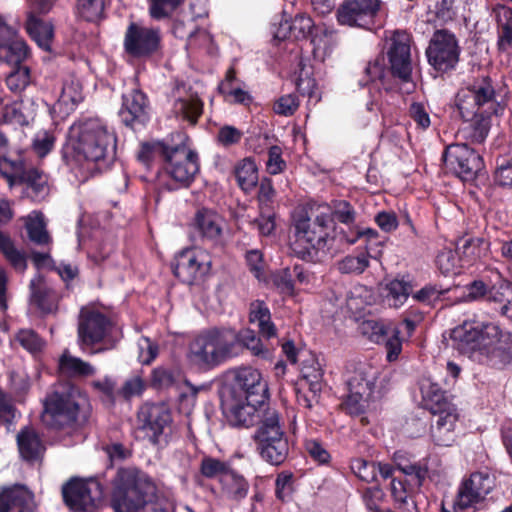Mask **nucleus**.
<instances>
[{
  "mask_svg": "<svg viewBox=\"0 0 512 512\" xmlns=\"http://www.w3.org/2000/svg\"><path fill=\"white\" fill-rule=\"evenodd\" d=\"M183 133L171 134L163 140L143 142L137 159L147 168L159 162L156 184L160 189L176 191L189 188L200 170L198 153L187 144Z\"/></svg>",
  "mask_w": 512,
  "mask_h": 512,
  "instance_id": "1",
  "label": "nucleus"
},
{
  "mask_svg": "<svg viewBox=\"0 0 512 512\" xmlns=\"http://www.w3.org/2000/svg\"><path fill=\"white\" fill-rule=\"evenodd\" d=\"M453 346L473 361L496 370H512V333L497 324L466 320L451 330Z\"/></svg>",
  "mask_w": 512,
  "mask_h": 512,
  "instance_id": "2",
  "label": "nucleus"
},
{
  "mask_svg": "<svg viewBox=\"0 0 512 512\" xmlns=\"http://www.w3.org/2000/svg\"><path fill=\"white\" fill-rule=\"evenodd\" d=\"M73 158L85 162L92 173L106 172L117 160L118 136L115 129L99 117H81L71 127Z\"/></svg>",
  "mask_w": 512,
  "mask_h": 512,
  "instance_id": "3",
  "label": "nucleus"
},
{
  "mask_svg": "<svg viewBox=\"0 0 512 512\" xmlns=\"http://www.w3.org/2000/svg\"><path fill=\"white\" fill-rule=\"evenodd\" d=\"M42 405L41 422L57 432L82 430L92 414L87 394L73 384L60 385L47 393Z\"/></svg>",
  "mask_w": 512,
  "mask_h": 512,
  "instance_id": "4",
  "label": "nucleus"
},
{
  "mask_svg": "<svg viewBox=\"0 0 512 512\" xmlns=\"http://www.w3.org/2000/svg\"><path fill=\"white\" fill-rule=\"evenodd\" d=\"M295 240L291 244L293 252L302 260L313 261L319 251L335 250V243L340 244L339 230L341 227L331 226V218L327 212L319 211L313 219L307 214H299L294 218Z\"/></svg>",
  "mask_w": 512,
  "mask_h": 512,
  "instance_id": "5",
  "label": "nucleus"
},
{
  "mask_svg": "<svg viewBox=\"0 0 512 512\" xmlns=\"http://www.w3.org/2000/svg\"><path fill=\"white\" fill-rule=\"evenodd\" d=\"M157 486L136 468H120L113 481L111 506L115 512H140L156 504Z\"/></svg>",
  "mask_w": 512,
  "mask_h": 512,
  "instance_id": "6",
  "label": "nucleus"
},
{
  "mask_svg": "<svg viewBox=\"0 0 512 512\" xmlns=\"http://www.w3.org/2000/svg\"><path fill=\"white\" fill-rule=\"evenodd\" d=\"M463 299L499 305L500 315L512 319V282L497 268H486L479 278L466 284Z\"/></svg>",
  "mask_w": 512,
  "mask_h": 512,
  "instance_id": "7",
  "label": "nucleus"
},
{
  "mask_svg": "<svg viewBox=\"0 0 512 512\" xmlns=\"http://www.w3.org/2000/svg\"><path fill=\"white\" fill-rule=\"evenodd\" d=\"M252 439L260 458L273 466L283 464L289 456L290 442L277 410H268Z\"/></svg>",
  "mask_w": 512,
  "mask_h": 512,
  "instance_id": "8",
  "label": "nucleus"
},
{
  "mask_svg": "<svg viewBox=\"0 0 512 512\" xmlns=\"http://www.w3.org/2000/svg\"><path fill=\"white\" fill-rule=\"evenodd\" d=\"M456 106L461 118H471L477 112L502 115L505 105L496 100L493 80L489 76H478L456 94Z\"/></svg>",
  "mask_w": 512,
  "mask_h": 512,
  "instance_id": "9",
  "label": "nucleus"
},
{
  "mask_svg": "<svg viewBox=\"0 0 512 512\" xmlns=\"http://www.w3.org/2000/svg\"><path fill=\"white\" fill-rule=\"evenodd\" d=\"M173 416L165 403H144L137 412V429L153 445L167 442Z\"/></svg>",
  "mask_w": 512,
  "mask_h": 512,
  "instance_id": "10",
  "label": "nucleus"
},
{
  "mask_svg": "<svg viewBox=\"0 0 512 512\" xmlns=\"http://www.w3.org/2000/svg\"><path fill=\"white\" fill-rule=\"evenodd\" d=\"M442 159L447 172L463 182H473L484 169L482 156L468 143H453L448 145Z\"/></svg>",
  "mask_w": 512,
  "mask_h": 512,
  "instance_id": "11",
  "label": "nucleus"
},
{
  "mask_svg": "<svg viewBox=\"0 0 512 512\" xmlns=\"http://www.w3.org/2000/svg\"><path fill=\"white\" fill-rule=\"evenodd\" d=\"M429 65L438 73L454 71L460 61L461 47L456 35L448 29L436 30L426 49Z\"/></svg>",
  "mask_w": 512,
  "mask_h": 512,
  "instance_id": "12",
  "label": "nucleus"
},
{
  "mask_svg": "<svg viewBox=\"0 0 512 512\" xmlns=\"http://www.w3.org/2000/svg\"><path fill=\"white\" fill-rule=\"evenodd\" d=\"M428 477V462L423 459L418 460L391 479L387 489L399 509L408 506L409 501H414L413 496L420 491Z\"/></svg>",
  "mask_w": 512,
  "mask_h": 512,
  "instance_id": "13",
  "label": "nucleus"
},
{
  "mask_svg": "<svg viewBox=\"0 0 512 512\" xmlns=\"http://www.w3.org/2000/svg\"><path fill=\"white\" fill-rule=\"evenodd\" d=\"M162 37L159 28L147 27L137 22H130L123 40L125 53L139 60H146L161 49Z\"/></svg>",
  "mask_w": 512,
  "mask_h": 512,
  "instance_id": "14",
  "label": "nucleus"
},
{
  "mask_svg": "<svg viewBox=\"0 0 512 512\" xmlns=\"http://www.w3.org/2000/svg\"><path fill=\"white\" fill-rule=\"evenodd\" d=\"M101 484L94 479L71 478L62 487L65 505L73 512H91L102 498Z\"/></svg>",
  "mask_w": 512,
  "mask_h": 512,
  "instance_id": "15",
  "label": "nucleus"
},
{
  "mask_svg": "<svg viewBox=\"0 0 512 512\" xmlns=\"http://www.w3.org/2000/svg\"><path fill=\"white\" fill-rule=\"evenodd\" d=\"M150 111L149 97L138 86L127 88L122 93L118 117L125 127L136 130L146 126L150 121Z\"/></svg>",
  "mask_w": 512,
  "mask_h": 512,
  "instance_id": "16",
  "label": "nucleus"
},
{
  "mask_svg": "<svg viewBox=\"0 0 512 512\" xmlns=\"http://www.w3.org/2000/svg\"><path fill=\"white\" fill-rule=\"evenodd\" d=\"M111 320L102 312L82 308L78 321V340L83 349L93 348L101 343L109 333Z\"/></svg>",
  "mask_w": 512,
  "mask_h": 512,
  "instance_id": "17",
  "label": "nucleus"
},
{
  "mask_svg": "<svg viewBox=\"0 0 512 512\" xmlns=\"http://www.w3.org/2000/svg\"><path fill=\"white\" fill-rule=\"evenodd\" d=\"M172 95L174 101L171 112L174 117L190 126H196L204 112V102L192 86L177 82Z\"/></svg>",
  "mask_w": 512,
  "mask_h": 512,
  "instance_id": "18",
  "label": "nucleus"
},
{
  "mask_svg": "<svg viewBox=\"0 0 512 512\" xmlns=\"http://www.w3.org/2000/svg\"><path fill=\"white\" fill-rule=\"evenodd\" d=\"M171 268L174 276L182 283L192 285L209 273L211 262L203 252L184 249L176 255Z\"/></svg>",
  "mask_w": 512,
  "mask_h": 512,
  "instance_id": "19",
  "label": "nucleus"
},
{
  "mask_svg": "<svg viewBox=\"0 0 512 512\" xmlns=\"http://www.w3.org/2000/svg\"><path fill=\"white\" fill-rule=\"evenodd\" d=\"M380 6V0H345L337 11L338 22L369 29L374 25Z\"/></svg>",
  "mask_w": 512,
  "mask_h": 512,
  "instance_id": "20",
  "label": "nucleus"
},
{
  "mask_svg": "<svg viewBox=\"0 0 512 512\" xmlns=\"http://www.w3.org/2000/svg\"><path fill=\"white\" fill-rule=\"evenodd\" d=\"M232 393L245 401L264 403L269 399L268 385L261 373L252 367H241L236 370Z\"/></svg>",
  "mask_w": 512,
  "mask_h": 512,
  "instance_id": "21",
  "label": "nucleus"
},
{
  "mask_svg": "<svg viewBox=\"0 0 512 512\" xmlns=\"http://www.w3.org/2000/svg\"><path fill=\"white\" fill-rule=\"evenodd\" d=\"M31 56V50L17 30L8 25L0 15V65L9 66L25 63Z\"/></svg>",
  "mask_w": 512,
  "mask_h": 512,
  "instance_id": "22",
  "label": "nucleus"
},
{
  "mask_svg": "<svg viewBox=\"0 0 512 512\" xmlns=\"http://www.w3.org/2000/svg\"><path fill=\"white\" fill-rule=\"evenodd\" d=\"M374 388L375 377L365 371L356 370L347 380L348 395L344 401L347 412L355 416L364 413Z\"/></svg>",
  "mask_w": 512,
  "mask_h": 512,
  "instance_id": "23",
  "label": "nucleus"
},
{
  "mask_svg": "<svg viewBox=\"0 0 512 512\" xmlns=\"http://www.w3.org/2000/svg\"><path fill=\"white\" fill-rule=\"evenodd\" d=\"M227 419L232 426L235 427H251L254 425L260 426L264 419V414L268 410H275L270 408L267 402L256 403L245 401L239 398V401L227 406Z\"/></svg>",
  "mask_w": 512,
  "mask_h": 512,
  "instance_id": "24",
  "label": "nucleus"
},
{
  "mask_svg": "<svg viewBox=\"0 0 512 512\" xmlns=\"http://www.w3.org/2000/svg\"><path fill=\"white\" fill-rule=\"evenodd\" d=\"M389 60L388 69L395 80L407 83L412 76V62L410 45L398 36L394 35L391 39V45L387 51Z\"/></svg>",
  "mask_w": 512,
  "mask_h": 512,
  "instance_id": "25",
  "label": "nucleus"
},
{
  "mask_svg": "<svg viewBox=\"0 0 512 512\" xmlns=\"http://www.w3.org/2000/svg\"><path fill=\"white\" fill-rule=\"evenodd\" d=\"M0 512H35L33 493L22 484L1 487Z\"/></svg>",
  "mask_w": 512,
  "mask_h": 512,
  "instance_id": "26",
  "label": "nucleus"
},
{
  "mask_svg": "<svg viewBox=\"0 0 512 512\" xmlns=\"http://www.w3.org/2000/svg\"><path fill=\"white\" fill-rule=\"evenodd\" d=\"M207 334L216 350L221 364L229 359L239 356L240 345L236 330L226 327H214L207 329Z\"/></svg>",
  "mask_w": 512,
  "mask_h": 512,
  "instance_id": "27",
  "label": "nucleus"
},
{
  "mask_svg": "<svg viewBox=\"0 0 512 512\" xmlns=\"http://www.w3.org/2000/svg\"><path fill=\"white\" fill-rule=\"evenodd\" d=\"M189 357L195 365L205 370L213 369L221 364L206 330L190 343Z\"/></svg>",
  "mask_w": 512,
  "mask_h": 512,
  "instance_id": "28",
  "label": "nucleus"
},
{
  "mask_svg": "<svg viewBox=\"0 0 512 512\" xmlns=\"http://www.w3.org/2000/svg\"><path fill=\"white\" fill-rule=\"evenodd\" d=\"M459 414L457 409L437 415V420L431 426V437L435 445L450 447L458 437L456 431Z\"/></svg>",
  "mask_w": 512,
  "mask_h": 512,
  "instance_id": "29",
  "label": "nucleus"
},
{
  "mask_svg": "<svg viewBox=\"0 0 512 512\" xmlns=\"http://www.w3.org/2000/svg\"><path fill=\"white\" fill-rule=\"evenodd\" d=\"M25 29L39 48L47 52L52 51L55 36V28L52 21L44 19L35 13H29L25 22Z\"/></svg>",
  "mask_w": 512,
  "mask_h": 512,
  "instance_id": "30",
  "label": "nucleus"
},
{
  "mask_svg": "<svg viewBox=\"0 0 512 512\" xmlns=\"http://www.w3.org/2000/svg\"><path fill=\"white\" fill-rule=\"evenodd\" d=\"M393 76L391 75L386 59L383 53L378 54L373 60L367 62L363 76L359 80V86L364 88L369 84L379 82L380 85L388 90L393 86Z\"/></svg>",
  "mask_w": 512,
  "mask_h": 512,
  "instance_id": "31",
  "label": "nucleus"
},
{
  "mask_svg": "<svg viewBox=\"0 0 512 512\" xmlns=\"http://www.w3.org/2000/svg\"><path fill=\"white\" fill-rule=\"evenodd\" d=\"M17 446L22 459L28 462L38 460L46 447L39 433L31 426H25L17 434Z\"/></svg>",
  "mask_w": 512,
  "mask_h": 512,
  "instance_id": "32",
  "label": "nucleus"
},
{
  "mask_svg": "<svg viewBox=\"0 0 512 512\" xmlns=\"http://www.w3.org/2000/svg\"><path fill=\"white\" fill-rule=\"evenodd\" d=\"M492 116L495 114L477 112L471 118H462L466 125L459 131V135L471 144L484 143L491 128Z\"/></svg>",
  "mask_w": 512,
  "mask_h": 512,
  "instance_id": "33",
  "label": "nucleus"
},
{
  "mask_svg": "<svg viewBox=\"0 0 512 512\" xmlns=\"http://www.w3.org/2000/svg\"><path fill=\"white\" fill-rule=\"evenodd\" d=\"M318 210L328 213L331 218V226H336V223H340L347 227L346 230H350L356 225V209L347 200L333 199L329 203L319 204Z\"/></svg>",
  "mask_w": 512,
  "mask_h": 512,
  "instance_id": "34",
  "label": "nucleus"
},
{
  "mask_svg": "<svg viewBox=\"0 0 512 512\" xmlns=\"http://www.w3.org/2000/svg\"><path fill=\"white\" fill-rule=\"evenodd\" d=\"M422 402L425 409L433 415H439L457 409L451 403L447 391L443 390L437 383H428L421 388Z\"/></svg>",
  "mask_w": 512,
  "mask_h": 512,
  "instance_id": "35",
  "label": "nucleus"
},
{
  "mask_svg": "<svg viewBox=\"0 0 512 512\" xmlns=\"http://www.w3.org/2000/svg\"><path fill=\"white\" fill-rule=\"evenodd\" d=\"M193 226L203 239L217 241L221 237V219L211 209L201 208L197 210L193 219Z\"/></svg>",
  "mask_w": 512,
  "mask_h": 512,
  "instance_id": "36",
  "label": "nucleus"
},
{
  "mask_svg": "<svg viewBox=\"0 0 512 512\" xmlns=\"http://www.w3.org/2000/svg\"><path fill=\"white\" fill-rule=\"evenodd\" d=\"M219 485L222 496L235 503L245 499L250 488L247 479L234 468L220 479Z\"/></svg>",
  "mask_w": 512,
  "mask_h": 512,
  "instance_id": "37",
  "label": "nucleus"
},
{
  "mask_svg": "<svg viewBox=\"0 0 512 512\" xmlns=\"http://www.w3.org/2000/svg\"><path fill=\"white\" fill-rule=\"evenodd\" d=\"M351 468L354 474L366 483L379 482L378 475L383 481H388V478L392 477V468L387 462H375L359 458L352 463Z\"/></svg>",
  "mask_w": 512,
  "mask_h": 512,
  "instance_id": "38",
  "label": "nucleus"
},
{
  "mask_svg": "<svg viewBox=\"0 0 512 512\" xmlns=\"http://www.w3.org/2000/svg\"><path fill=\"white\" fill-rule=\"evenodd\" d=\"M249 322L257 324L261 336L266 339L276 337L277 329L271 320V312L263 300H254L249 305Z\"/></svg>",
  "mask_w": 512,
  "mask_h": 512,
  "instance_id": "39",
  "label": "nucleus"
},
{
  "mask_svg": "<svg viewBox=\"0 0 512 512\" xmlns=\"http://www.w3.org/2000/svg\"><path fill=\"white\" fill-rule=\"evenodd\" d=\"M493 12L497 23V48L506 52L512 47V8L497 4Z\"/></svg>",
  "mask_w": 512,
  "mask_h": 512,
  "instance_id": "40",
  "label": "nucleus"
},
{
  "mask_svg": "<svg viewBox=\"0 0 512 512\" xmlns=\"http://www.w3.org/2000/svg\"><path fill=\"white\" fill-rule=\"evenodd\" d=\"M43 276L37 275L30 282L32 302L45 314L57 310V302L51 289L41 285Z\"/></svg>",
  "mask_w": 512,
  "mask_h": 512,
  "instance_id": "41",
  "label": "nucleus"
},
{
  "mask_svg": "<svg viewBox=\"0 0 512 512\" xmlns=\"http://www.w3.org/2000/svg\"><path fill=\"white\" fill-rule=\"evenodd\" d=\"M413 286L410 281L393 279L384 288V302L392 308H400L412 294Z\"/></svg>",
  "mask_w": 512,
  "mask_h": 512,
  "instance_id": "42",
  "label": "nucleus"
},
{
  "mask_svg": "<svg viewBox=\"0 0 512 512\" xmlns=\"http://www.w3.org/2000/svg\"><path fill=\"white\" fill-rule=\"evenodd\" d=\"M234 175L238 186L244 192L251 191L258 183V168L255 160L246 157L239 161L234 168Z\"/></svg>",
  "mask_w": 512,
  "mask_h": 512,
  "instance_id": "43",
  "label": "nucleus"
},
{
  "mask_svg": "<svg viewBox=\"0 0 512 512\" xmlns=\"http://www.w3.org/2000/svg\"><path fill=\"white\" fill-rule=\"evenodd\" d=\"M58 366L69 377H88L95 373V368L89 362L72 356L67 350L60 356Z\"/></svg>",
  "mask_w": 512,
  "mask_h": 512,
  "instance_id": "44",
  "label": "nucleus"
},
{
  "mask_svg": "<svg viewBox=\"0 0 512 512\" xmlns=\"http://www.w3.org/2000/svg\"><path fill=\"white\" fill-rule=\"evenodd\" d=\"M236 335L238 338V343L240 345L239 355L242 354L245 350L251 352L252 355L266 359L270 355L269 349L264 347L261 339L256 335L255 331L246 328L237 331Z\"/></svg>",
  "mask_w": 512,
  "mask_h": 512,
  "instance_id": "45",
  "label": "nucleus"
},
{
  "mask_svg": "<svg viewBox=\"0 0 512 512\" xmlns=\"http://www.w3.org/2000/svg\"><path fill=\"white\" fill-rule=\"evenodd\" d=\"M48 175L36 167L25 169L19 178L18 185H26L32 190L35 197L43 196L48 191Z\"/></svg>",
  "mask_w": 512,
  "mask_h": 512,
  "instance_id": "46",
  "label": "nucleus"
},
{
  "mask_svg": "<svg viewBox=\"0 0 512 512\" xmlns=\"http://www.w3.org/2000/svg\"><path fill=\"white\" fill-rule=\"evenodd\" d=\"M13 340L33 356L40 354L46 346L45 339L35 330L29 328L19 329Z\"/></svg>",
  "mask_w": 512,
  "mask_h": 512,
  "instance_id": "47",
  "label": "nucleus"
},
{
  "mask_svg": "<svg viewBox=\"0 0 512 512\" xmlns=\"http://www.w3.org/2000/svg\"><path fill=\"white\" fill-rule=\"evenodd\" d=\"M310 45L312 46V52L315 57L325 59L332 53L336 41L332 31H328L326 28L319 27L317 32L312 36Z\"/></svg>",
  "mask_w": 512,
  "mask_h": 512,
  "instance_id": "48",
  "label": "nucleus"
},
{
  "mask_svg": "<svg viewBox=\"0 0 512 512\" xmlns=\"http://www.w3.org/2000/svg\"><path fill=\"white\" fill-rule=\"evenodd\" d=\"M357 491L368 512H379L383 510L381 504L385 500L386 494L379 482H375L372 486L358 488Z\"/></svg>",
  "mask_w": 512,
  "mask_h": 512,
  "instance_id": "49",
  "label": "nucleus"
},
{
  "mask_svg": "<svg viewBox=\"0 0 512 512\" xmlns=\"http://www.w3.org/2000/svg\"><path fill=\"white\" fill-rule=\"evenodd\" d=\"M232 465L228 461H223L212 456H204L200 462L199 471L201 475L207 479H223L231 469Z\"/></svg>",
  "mask_w": 512,
  "mask_h": 512,
  "instance_id": "50",
  "label": "nucleus"
},
{
  "mask_svg": "<svg viewBox=\"0 0 512 512\" xmlns=\"http://www.w3.org/2000/svg\"><path fill=\"white\" fill-rule=\"evenodd\" d=\"M302 377L309 383V389L315 397L322 389L323 369L319 362L311 357L310 360L304 361L301 367Z\"/></svg>",
  "mask_w": 512,
  "mask_h": 512,
  "instance_id": "51",
  "label": "nucleus"
},
{
  "mask_svg": "<svg viewBox=\"0 0 512 512\" xmlns=\"http://www.w3.org/2000/svg\"><path fill=\"white\" fill-rule=\"evenodd\" d=\"M26 169L24 160H10L7 157L0 158V176L4 178L10 188L17 186L19 178Z\"/></svg>",
  "mask_w": 512,
  "mask_h": 512,
  "instance_id": "52",
  "label": "nucleus"
},
{
  "mask_svg": "<svg viewBox=\"0 0 512 512\" xmlns=\"http://www.w3.org/2000/svg\"><path fill=\"white\" fill-rule=\"evenodd\" d=\"M450 291V288H444L437 283H428L416 293L412 294L415 301L435 307L444 295Z\"/></svg>",
  "mask_w": 512,
  "mask_h": 512,
  "instance_id": "53",
  "label": "nucleus"
},
{
  "mask_svg": "<svg viewBox=\"0 0 512 512\" xmlns=\"http://www.w3.org/2000/svg\"><path fill=\"white\" fill-rule=\"evenodd\" d=\"M293 40H310L317 32L319 26L314 24L313 19L306 14H297L291 20Z\"/></svg>",
  "mask_w": 512,
  "mask_h": 512,
  "instance_id": "54",
  "label": "nucleus"
},
{
  "mask_svg": "<svg viewBox=\"0 0 512 512\" xmlns=\"http://www.w3.org/2000/svg\"><path fill=\"white\" fill-rule=\"evenodd\" d=\"M338 233L340 244L346 246L355 244L361 238H365L367 242H371L377 240L379 237V233L376 229L361 228L358 225H355V227H352L350 230L340 228Z\"/></svg>",
  "mask_w": 512,
  "mask_h": 512,
  "instance_id": "55",
  "label": "nucleus"
},
{
  "mask_svg": "<svg viewBox=\"0 0 512 512\" xmlns=\"http://www.w3.org/2000/svg\"><path fill=\"white\" fill-rule=\"evenodd\" d=\"M436 266L444 276L457 275L460 273L462 264L461 258L456 251L443 250L436 257Z\"/></svg>",
  "mask_w": 512,
  "mask_h": 512,
  "instance_id": "56",
  "label": "nucleus"
},
{
  "mask_svg": "<svg viewBox=\"0 0 512 512\" xmlns=\"http://www.w3.org/2000/svg\"><path fill=\"white\" fill-rule=\"evenodd\" d=\"M12 67L13 70L8 74L5 82L10 91L18 93L23 91L30 83V68L24 63Z\"/></svg>",
  "mask_w": 512,
  "mask_h": 512,
  "instance_id": "57",
  "label": "nucleus"
},
{
  "mask_svg": "<svg viewBox=\"0 0 512 512\" xmlns=\"http://www.w3.org/2000/svg\"><path fill=\"white\" fill-rule=\"evenodd\" d=\"M149 15L154 20L169 18L184 0H147Z\"/></svg>",
  "mask_w": 512,
  "mask_h": 512,
  "instance_id": "58",
  "label": "nucleus"
},
{
  "mask_svg": "<svg viewBox=\"0 0 512 512\" xmlns=\"http://www.w3.org/2000/svg\"><path fill=\"white\" fill-rule=\"evenodd\" d=\"M0 252L16 271L20 273H24L26 271V255L15 247L12 239H9L0 247Z\"/></svg>",
  "mask_w": 512,
  "mask_h": 512,
  "instance_id": "59",
  "label": "nucleus"
},
{
  "mask_svg": "<svg viewBox=\"0 0 512 512\" xmlns=\"http://www.w3.org/2000/svg\"><path fill=\"white\" fill-rule=\"evenodd\" d=\"M368 266V257L363 253L357 256L348 255L337 263V269L342 274H361Z\"/></svg>",
  "mask_w": 512,
  "mask_h": 512,
  "instance_id": "60",
  "label": "nucleus"
},
{
  "mask_svg": "<svg viewBox=\"0 0 512 512\" xmlns=\"http://www.w3.org/2000/svg\"><path fill=\"white\" fill-rule=\"evenodd\" d=\"M488 248V243L483 238H469L465 240L461 247L462 257L461 261L471 265L482 256L483 250Z\"/></svg>",
  "mask_w": 512,
  "mask_h": 512,
  "instance_id": "61",
  "label": "nucleus"
},
{
  "mask_svg": "<svg viewBox=\"0 0 512 512\" xmlns=\"http://www.w3.org/2000/svg\"><path fill=\"white\" fill-rule=\"evenodd\" d=\"M77 7L81 17L88 22L99 20L104 13L103 0H77Z\"/></svg>",
  "mask_w": 512,
  "mask_h": 512,
  "instance_id": "62",
  "label": "nucleus"
},
{
  "mask_svg": "<svg viewBox=\"0 0 512 512\" xmlns=\"http://www.w3.org/2000/svg\"><path fill=\"white\" fill-rule=\"evenodd\" d=\"M244 133L242 130L238 129L232 125H223L219 128L216 135V143L224 148H230L232 146L238 145Z\"/></svg>",
  "mask_w": 512,
  "mask_h": 512,
  "instance_id": "63",
  "label": "nucleus"
},
{
  "mask_svg": "<svg viewBox=\"0 0 512 512\" xmlns=\"http://www.w3.org/2000/svg\"><path fill=\"white\" fill-rule=\"evenodd\" d=\"M363 332L365 334H369V338L371 341L380 344L384 341L390 334L393 327L374 320L365 321L362 325Z\"/></svg>",
  "mask_w": 512,
  "mask_h": 512,
  "instance_id": "64",
  "label": "nucleus"
}]
</instances>
